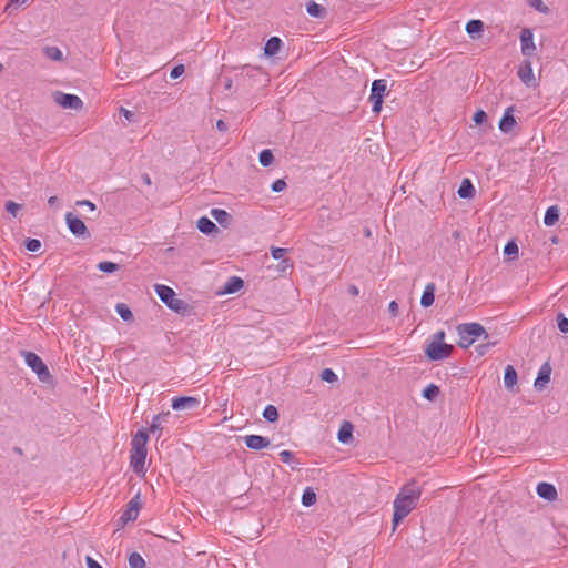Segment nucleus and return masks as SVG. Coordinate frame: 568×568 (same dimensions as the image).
Instances as JSON below:
<instances>
[{
  "label": "nucleus",
  "instance_id": "1",
  "mask_svg": "<svg viewBox=\"0 0 568 568\" xmlns=\"http://www.w3.org/2000/svg\"><path fill=\"white\" fill-rule=\"evenodd\" d=\"M149 435L146 429H140L131 440L130 465L138 474L145 471L146 443Z\"/></svg>",
  "mask_w": 568,
  "mask_h": 568
},
{
  "label": "nucleus",
  "instance_id": "2",
  "mask_svg": "<svg viewBox=\"0 0 568 568\" xmlns=\"http://www.w3.org/2000/svg\"><path fill=\"white\" fill-rule=\"evenodd\" d=\"M457 334L459 336L458 346L460 348L470 347L476 339L483 337L484 339H488L489 335L487 334L484 326L479 323H463L456 327Z\"/></svg>",
  "mask_w": 568,
  "mask_h": 568
},
{
  "label": "nucleus",
  "instance_id": "3",
  "mask_svg": "<svg viewBox=\"0 0 568 568\" xmlns=\"http://www.w3.org/2000/svg\"><path fill=\"white\" fill-rule=\"evenodd\" d=\"M155 292L169 308L176 313H184L186 311L187 304L183 300L176 298V293L170 286L156 284Z\"/></svg>",
  "mask_w": 568,
  "mask_h": 568
},
{
  "label": "nucleus",
  "instance_id": "4",
  "mask_svg": "<svg viewBox=\"0 0 568 568\" xmlns=\"http://www.w3.org/2000/svg\"><path fill=\"white\" fill-rule=\"evenodd\" d=\"M26 364L38 375L41 382L50 378V372L42 358L33 352L26 351L22 353Z\"/></svg>",
  "mask_w": 568,
  "mask_h": 568
},
{
  "label": "nucleus",
  "instance_id": "5",
  "mask_svg": "<svg viewBox=\"0 0 568 568\" xmlns=\"http://www.w3.org/2000/svg\"><path fill=\"white\" fill-rule=\"evenodd\" d=\"M387 90V81L385 79L374 80L372 83L369 101L372 102V111L378 114L382 110L383 99Z\"/></svg>",
  "mask_w": 568,
  "mask_h": 568
},
{
  "label": "nucleus",
  "instance_id": "6",
  "mask_svg": "<svg viewBox=\"0 0 568 568\" xmlns=\"http://www.w3.org/2000/svg\"><path fill=\"white\" fill-rule=\"evenodd\" d=\"M454 346L446 343L432 342L425 348V354L430 361H443L448 358Z\"/></svg>",
  "mask_w": 568,
  "mask_h": 568
},
{
  "label": "nucleus",
  "instance_id": "7",
  "mask_svg": "<svg viewBox=\"0 0 568 568\" xmlns=\"http://www.w3.org/2000/svg\"><path fill=\"white\" fill-rule=\"evenodd\" d=\"M415 508V499L394 500L393 531L396 529V526Z\"/></svg>",
  "mask_w": 568,
  "mask_h": 568
},
{
  "label": "nucleus",
  "instance_id": "8",
  "mask_svg": "<svg viewBox=\"0 0 568 568\" xmlns=\"http://www.w3.org/2000/svg\"><path fill=\"white\" fill-rule=\"evenodd\" d=\"M52 97L53 101L63 109L79 111L83 108V101L75 94L57 91Z\"/></svg>",
  "mask_w": 568,
  "mask_h": 568
},
{
  "label": "nucleus",
  "instance_id": "9",
  "mask_svg": "<svg viewBox=\"0 0 568 568\" xmlns=\"http://www.w3.org/2000/svg\"><path fill=\"white\" fill-rule=\"evenodd\" d=\"M65 222L70 232L75 236L89 237L90 233L83 221L75 216L72 212L65 214Z\"/></svg>",
  "mask_w": 568,
  "mask_h": 568
},
{
  "label": "nucleus",
  "instance_id": "10",
  "mask_svg": "<svg viewBox=\"0 0 568 568\" xmlns=\"http://www.w3.org/2000/svg\"><path fill=\"white\" fill-rule=\"evenodd\" d=\"M425 485L418 480H412L404 485L396 497H419L422 494H427Z\"/></svg>",
  "mask_w": 568,
  "mask_h": 568
},
{
  "label": "nucleus",
  "instance_id": "11",
  "mask_svg": "<svg viewBox=\"0 0 568 568\" xmlns=\"http://www.w3.org/2000/svg\"><path fill=\"white\" fill-rule=\"evenodd\" d=\"M521 53L525 57H531L536 50L534 42V33L530 29L525 28L520 32Z\"/></svg>",
  "mask_w": 568,
  "mask_h": 568
},
{
  "label": "nucleus",
  "instance_id": "12",
  "mask_svg": "<svg viewBox=\"0 0 568 568\" xmlns=\"http://www.w3.org/2000/svg\"><path fill=\"white\" fill-rule=\"evenodd\" d=\"M141 509V504L136 499H132L126 508L122 511L120 517L121 525H125L129 521H133L138 518L139 511Z\"/></svg>",
  "mask_w": 568,
  "mask_h": 568
},
{
  "label": "nucleus",
  "instance_id": "13",
  "mask_svg": "<svg viewBox=\"0 0 568 568\" xmlns=\"http://www.w3.org/2000/svg\"><path fill=\"white\" fill-rule=\"evenodd\" d=\"M244 443L247 448L253 450H260L271 445L270 439L261 435H247L244 437Z\"/></svg>",
  "mask_w": 568,
  "mask_h": 568
},
{
  "label": "nucleus",
  "instance_id": "14",
  "mask_svg": "<svg viewBox=\"0 0 568 568\" xmlns=\"http://www.w3.org/2000/svg\"><path fill=\"white\" fill-rule=\"evenodd\" d=\"M199 399L195 397L181 396L172 399V408L175 410L193 409L199 405Z\"/></svg>",
  "mask_w": 568,
  "mask_h": 568
},
{
  "label": "nucleus",
  "instance_id": "15",
  "mask_svg": "<svg viewBox=\"0 0 568 568\" xmlns=\"http://www.w3.org/2000/svg\"><path fill=\"white\" fill-rule=\"evenodd\" d=\"M513 112H514V108L508 106L505 110L504 115L499 121V130L504 133H509L516 125V120L513 115Z\"/></svg>",
  "mask_w": 568,
  "mask_h": 568
},
{
  "label": "nucleus",
  "instance_id": "16",
  "mask_svg": "<svg viewBox=\"0 0 568 568\" xmlns=\"http://www.w3.org/2000/svg\"><path fill=\"white\" fill-rule=\"evenodd\" d=\"M518 77L526 85H529L534 80L532 65L529 59H526L521 62L518 70Z\"/></svg>",
  "mask_w": 568,
  "mask_h": 568
},
{
  "label": "nucleus",
  "instance_id": "17",
  "mask_svg": "<svg viewBox=\"0 0 568 568\" xmlns=\"http://www.w3.org/2000/svg\"><path fill=\"white\" fill-rule=\"evenodd\" d=\"M550 374H551V368L550 366L546 363L541 366L539 373H538V376L537 378L535 379V388L536 389H542L545 384L549 383L550 381Z\"/></svg>",
  "mask_w": 568,
  "mask_h": 568
},
{
  "label": "nucleus",
  "instance_id": "18",
  "mask_svg": "<svg viewBox=\"0 0 568 568\" xmlns=\"http://www.w3.org/2000/svg\"><path fill=\"white\" fill-rule=\"evenodd\" d=\"M435 290H436V286L434 283H428L425 286V290H424L422 298H420V305L423 307H429L433 305L434 300H435Z\"/></svg>",
  "mask_w": 568,
  "mask_h": 568
},
{
  "label": "nucleus",
  "instance_id": "19",
  "mask_svg": "<svg viewBox=\"0 0 568 568\" xmlns=\"http://www.w3.org/2000/svg\"><path fill=\"white\" fill-rule=\"evenodd\" d=\"M243 285H244V282L242 278H240L237 276H232L225 282L222 292L225 294H233V293H236L237 291H240L243 287Z\"/></svg>",
  "mask_w": 568,
  "mask_h": 568
},
{
  "label": "nucleus",
  "instance_id": "20",
  "mask_svg": "<svg viewBox=\"0 0 568 568\" xmlns=\"http://www.w3.org/2000/svg\"><path fill=\"white\" fill-rule=\"evenodd\" d=\"M306 12L311 17L318 18V19H324L326 16V9L322 4H318L313 0H311L306 3Z\"/></svg>",
  "mask_w": 568,
  "mask_h": 568
},
{
  "label": "nucleus",
  "instance_id": "21",
  "mask_svg": "<svg viewBox=\"0 0 568 568\" xmlns=\"http://www.w3.org/2000/svg\"><path fill=\"white\" fill-rule=\"evenodd\" d=\"M539 497H557V489L552 484L539 483L536 487Z\"/></svg>",
  "mask_w": 568,
  "mask_h": 568
},
{
  "label": "nucleus",
  "instance_id": "22",
  "mask_svg": "<svg viewBox=\"0 0 568 568\" xmlns=\"http://www.w3.org/2000/svg\"><path fill=\"white\" fill-rule=\"evenodd\" d=\"M281 45H282V40L277 37H272L267 40V42L264 47V52L268 57L275 55L280 51Z\"/></svg>",
  "mask_w": 568,
  "mask_h": 568
},
{
  "label": "nucleus",
  "instance_id": "23",
  "mask_svg": "<svg viewBox=\"0 0 568 568\" xmlns=\"http://www.w3.org/2000/svg\"><path fill=\"white\" fill-rule=\"evenodd\" d=\"M457 193L462 199L473 197L475 195V187L471 184L470 180L464 179Z\"/></svg>",
  "mask_w": 568,
  "mask_h": 568
},
{
  "label": "nucleus",
  "instance_id": "24",
  "mask_svg": "<svg viewBox=\"0 0 568 568\" xmlns=\"http://www.w3.org/2000/svg\"><path fill=\"white\" fill-rule=\"evenodd\" d=\"M517 383V372L511 365H507L504 373V384L506 388H513Z\"/></svg>",
  "mask_w": 568,
  "mask_h": 568
},
{
  "label": "nucleus",
  "instance_id": "25",
  "mask_svg": "<svg viewBox=\"0 0 568 568\" xmlns=\"http://www.w3.org/2000/svg\"><path fill=\"white\" fill-rule=\"evenodd\" d=\"M197 229L203 234H211V233L217 231L216 225L206 216H202V217L199 219V221H197Z\"/></svg>",
  "mask_w": 568,
  "mask_h": 568
},
{
  "label": "nucleus",
  "instance_id": "26",
  "mask_svg": "<svg viewBox=\"0 0 568 568\" xmlns=\"http://www.w3.org/2000/svg\"><path fill=\"white\" fill-rule=\"evenodd\" d=\"M353 426L351 423L345 422L344 425L339 428L337 438L341 443L347 444L351 442L353 435Z\"/></svg>",
  "mask_w": 568,
  "mask_h": 568
},
{
  "label": "nucleus",
  "instance_id": "27",
  "mask_svg": "<svg viewBox=\"0 0 568 568\" xmlns=\"http://www.w3.org/2000/svg\"><path fill=\"white\" fill-rule=\"evenodd\" d=\"M559 220V209L554 205L547 209L545 216H544V223L547 226L554 225Z\"/></svg>",
  "mask_w": 568,
  "mask_h": 568
},
{
  "label": "nucleus",
  "instance_id": "28",
  "mask_svg": "<svg viewBox=\"0 0 568 568\" xmlns=\"http://www.w3.org/2000/svg\"><path fill=\"white\" fill-rule=\"evenodd\" d=\"M484 29V22L481 20H470L466 24V32L470 38H476V34L480 33Z\"/></svg>",
  "mask_w": 568,
  "mask_h": 568
},
{
  "label": "nucleus",
  "instance_id": "29",
  "mask_svg": "<svg viewBox=\"0 0 568 568\" xmlns=\"http://www.w3.org/2000/svg\"><path fill=\"white\" fill-rule=\"evenodd\" d=\"M115 311L123 321H125V322L133 321V313L131 312L130 307L126 304L118 303L115 306Z\"/></svg>",
  "mask_w": 568,
  "mask_h": 568
},
{
  "label": "nucleus",
  "instance_id": "30",
  "mask_svg": "<svg viewBox=\"0 0 568 568\" xmlns=\"http://www.w3.org/2000/svg\"><path fill=\"white\" fill-rule=\"evenodd\" d=\"M271 254H272V257L274 260H281L282 261L283 268L292 266V263H290V260L284 258V255L286 254V248H283V247H272Z\"/></svg>",
  "mask_w": 568,
  "mask_h": 568
},
{
  "label": "nucleus",
  "instance_id": "31",
  "mask_svg": "<svg viewBox=\"0 0 568 568\" xmlns=\"http://www.w3.org/2000/svg\"><path fill=\"white\" fill-rule=\"evenodd\" d=\"M170 413H166L164 415H161V414H158L153 417L152 419V423H151V426H150V432L151 433H155V432H159V436L158 438L161 436V432H162V420H164L168 416H169Z\"/></svg>",
  "mask_w": 568,
  "mask_h": 568
},
{
  "label": "nucleus",
  "instance_id": "32",
  "mask_svg": "<svg viewBox=\"0 0 568 568\" xmlns=\"http://www.w3.org/2000/svg\"><path fill=\"white\" fill-rule=\"evenodd\" d=\"M439 387L435 384H429L427 387L423 390V397L427 400H435L436 397L439 395Z\"/></svg>",
  "mask_w": 568,
  "mask_h": 568
},
{
  "label": "nucleus",
  "instance_id": "33",
  "mask_svg": "<svg viewBox=\"0 0 568 568\" xmlns=\"http://www.w3.org/2000/svg\"><path fill=\"white\" fill-rule=\"evenodd\" d=\"M263 417L267 422H276L278 419V412L274 405H267L263 410Z\"/></svg>",
  "mask_w": 568,
  "mask_h": 568
},
{
  "label": "nucleus",
  "instance_id": "34",
  "mask_svg": "<svg viewBox=\"0 0 568 568\" xmlns=\"http://www.w3.org/2000/svg\"><path fill=\"white\" fill-rule=\"evenodd\" d=\"M211 215L217 221V223H220L222 225L227 223V221L230 219V214L225 210H222V209H212Z\"/></svg>",
  "mask_w": 568,
  "mask_h": 568
},
{
  "label": "nucleus",
  "instance_id": "35",
  "mask_svg": "<svg viewBox=\"0 0 568 568\" xmlns=\"http://www.w3.org/2000/svg\"><path fill=\"white\" fill-rule=\"evenodd\" d=\"M129 565L131 568H145V561L138 552H133L129 557Z\"/></svg>",
  "mask_w": 568,
  "mask_h": 568
},
{
  "label": "nucleus",
  "instance_id": "36",
  "mask_svg": "<svg viewBox=\"0 0 568 568\" xmlns=\"http://www.w3.org/2000/svg\"><path fill=\"white\" fill-rule=\"evenodd\" d=\"M97 267L99 271L104 273H113L120 268L119 264L110 261L100 262Z\"/></svg>",
  "mask_w": 568,
  "mask_h": 568
},
{
  "label": "nucleus",
  "instance_id": "37",
  "mask_svg": "<svg viewBox=\"0 0 568 568\" xmlns=\"http://www.w3.org/2000/svg\"><path fill=\"white\" fill-rule=\"evenodd\" d=\"M260 163L262 166H268L273 163L274 156L271 150L265 149L258 155Z\"/></svg>",
  "mask_w": 568,
  "mask_h": 568
},
{
  "label": "nucleus",
  "instance_id": "38",
  "mask_svg": "<svg viewBox=\"0 0 568 568\" xmlns=\"http://www.w3.org/2000/svg\"><path fill=\"white\" fill-rule=\"evenodd\" d=\"M44 52L45 55L53 61L62 60V52L58 47H47Z\"/></svg>",
  "mask_w": 568,
  "mask_h": 568
},
{
  "label": "nucleus",
  "instance_id": "39",
  "mask_svg": "<svg viewBox=\"0 0 568 568\" xmlns=\"http://www.w3.org/2000/svg\"><path fill=\"white\" fill-rule=\"evenodd\" d=\"M487 342L486 343H483V344H479L476 346V352L479 356H484L489 348L494 347L497 345L498 341H489L486 339Z\"/></svg>",
  "mask_w": 568,
  "mask_h": 568
},
{
  "label": "nucleus",
  "instance_id": "40",
  "mask_svg": "<svg viewBox=\"0 0 568 568\" xmlns=\"http://www.w3.org/2000/svg\"><path fill=\"white\" fill-rule=\"evenodd\" d=\"M321 378L327 383H334L338 379L335 372L331 368H324L321 373Z\"/></svg>",
  "mask_w": 568,
  "mask_h": 568
},
{
  "label": "nucleus",
  "instance_id": "41",
  "mask_svg": "<svg viewBox=\"0 0 568 568\" xmlns=\"http://www.w3.org/2000/svg\"><path fill=\"white\" fill-rule=\"evenodd\" d=\"M6 211L11 214L13 217H16L19 213V211L22 209V205L13 202V201H7L4 205Z\"/></svg>",
  "mask_w": 568,
  "mask_h": 568
},
{
  "label": "nucleus",
  "instance_id": "42",
  "mask_svg": "<svg viewBox=\"0 0 568 568\" xmlns=\"http://www.w3.org/2000/svg\"><path fill=\"white\" fill-rule=\"evenodd\" d=\"M28 1L29 0H9V2L7 3V6L4 8V11L10 14L13 10L26 4Z\"/></svg>",
  "mask_w": 568,
  "mask_h": 568
},
{
  "label": "nucleus",
  "instance_id": "43",
  "mask_svg": "<svg viewBox=\"0 0 568 568\" xmlns=\"http://www.w3.org/2000/svg\"><path fill=\"white\" fill-rule=\"evenodd\" d=\"M480 481L474 484L471 487H470V494L476 496L478 493H485V494H488L487 490L483 489V486L486 485L487 483H485L486 478L481 477L479 479Z\"/></svg>",
  "mask_w": 568,
  "mask_h": 568
},
{
  "label": "nucleus",
  "instance_id": "44",
  "mask_svg": "<svg viewBox=\"0 0 568 568\" xmlns=\"http://www.w3.org/2000/svg\"><path fill=\"white\" fill-rule=\"evenodd\" d=\"M26 248L30 252H38L41 248V242L37 239H28L26 241Z\"/></svg>",
  "mask_w": 568,
  "mask_h": 568
},
{
  "label": "nucleus",
  "instance_id": "45",
  "mask_svg": "<svg viewBox=\"0 0 568 568\" xmlns=\"http://www.w3.org/2000/svg\"><path fill=\"white\" fill-rule=\"evenodd\" d=\"M504 254L511 256L518 254V246L514 241L508 242L504 247Z\"/></svg>",
  "mask_w": 568,
  "mask_h": 568
},
{
  "label": "nucleus",
  "instance_id": "46",
  "mask_svg": "<svg viewBox=\"0 0 568 568\" xmlns=\"http://www.w3.org/2000/svg\"><path fill=\"white\" fill-rule=\"evenodd\" d=\"M558 328L560 332L568 333V318L564 314H559L557 317Z\"/></svg>",
  "mask_w": 568,
  "mask_h": 568
},
{
  "label": "nucleus",
  "instance_id": "47",
  "mask_svg": "<svg viewBox=\"0 0 568 568\" xmlns=\"http://www.w3.org/2000/svg\"><path fill=\"white\" fill-rule=\"evenodd\" d=\"M530 4L541 13H547L549 11L548 7L544 4L542 0H530Z\"/></svg>",
  "mask_w": 568,
  "mask_h": 568
},
{
  "label": "nucleus",
  "instance_id": "48",
  "mask_svg": "<svg viewBox=\"0 0 568 568\" xmlns=\"http://www.w3.org/2000/svg\"><path fill=\"white\" fill-rule=\"evenodd\" d=\"M184 71H185L184 65H183V64H178V65H175V67L171 70V72H170V77H171L172 79H178V78H180V77L184 73Z\"/></svg>",
  "mask_w": 568,
  "mask_h": 568
},
{
  "label": "nucleus",
  "instance_id": "49",
  "mask_svg": "<svg viewBox=\"0 0 568 568\" xmlns=\"http://www.w3.org/2000/svg\"><path fill=\"white\" fill-rule=\"evenodd\" d=\"M476 124H481L487 120V114L484 110H478L473 118Z\"/></svg>",
  "mask_w": 568,
  "mask_h": 568
},
{
  "label": "nucleus",
  "instance_id": "50",
  "mask_svg": "<svg viewBox=\"0 0 568 568\" xmlns=\"http://www.w3.org/2000/svg\"><path fill=\"white\" fill-rule=\"evenodd\" d=\"M285 187H286V183L284 180H281V179L274 181L271 186L273 192H282Z\"/></svg>",
  "mask_w": 568,
  "mask_h": 568
},
{
  "label": "nucleus",
  "instance_id": "51",
  "mask_svg": "<svg viewBox=\"0 0 568 568\" xmlns=\"http://www.w3.org/2000/svg\"><path fill=\"white\" fill-rule=\"evenodd\" d=\"M120 113L129 121V122H133L134 119H135V113L125 109V108H121L120 109Z\"/></svg>",
  "mask_w": 568,
  "mask_h": 568
},
{
  "label": "nucleus",
  "instance_id": "52",
  "mask_svg": "<svg viewBox=\"0 0 568 568\" xmlns=\"http://www.w3.org/2000/svg\"><path fill=\"white\" fill-rule=\"evenodd\" d=\"M280 457L283 463H290L293 458V453L290 450H283L280 453Z\"/></svg>",
  "mask_w": 568,
  "mask_h": 568
},
{
  "label": "nucleus",
  "instance_id": "53",
  "mask_svg": "<svg viewBox=\"0 0 568 568\" xmlns=\"http://www.w3.org/2000/svg\"><path fill=\"white\" fill-rule=\"evenodd\" d=\"M78 206H85V207H89L91 211H94L95 210V204L92 203L91 201L89 200H81V201H77L75 203Z\"/></svg>",
  "mask_w": 568,
  "mask_h": 568
},
{
  "label": "nucleus",
  "instance_id": "54",
  "mask_svg": "<svg viewBox=\"0 0 568 568\" xmlns=\"http://www.w3.org/2000/svg\"><path fill=\"white\" fill-rule=\"evenodd\" d=\"M388 310L393 316H397L398 314V304L396 301H392L388 305Z\"/></svg>",
  "mask_w": 568,
  "mask_h": 568
},
{
  "label": "nucleus",
  "instance_id": "55",
  "mask_svg": "<svg viewBox=\"0 0 568 568\" xmlns=\"http://www.w3.org/2000/svg\"><path fill=\"white\" fill-rule=\"evenodd\" d=\"M87 566L88 568H103L98 561H95L91 557H87Z\"/></svg>",
  "mask_w": 568,
  "mask_h": 568
},
{
  "label": "nucleus",
  "instance_id": "56",
  "mask_svg": "<svg viewBox=\"0 0 568 568\" xmlns=\"http://www.w3.org/2000/svg\"><path fill=\"white\" fill-rule=\"evenodd\" d=\"M216 129L221 132H226L229 130V125L223 120H217L216 122Z\"/></svg>",
  "mask_w": 568,
  "mask_h": 568
},
{
  "label": "nucleus",
  "instance_id": "57",
  "mask_svg": "<svg viewBox=\"0 0 568 568\" xmlns=\"http://www.w3.org/2000/svg\"><path fill=\"white\" fill-rule=\"evenodd\" d=\"M302 497H316V493L312 487H306L303 490Z\"/></svg>",
  "mask_w": 568,
  "mask_h": 568
},
{
  "label": "nucleus",
  "instance_id": "58",
  "mask_svg": "<svg viewBox=\"0 0 568 568\" xmlns=\"http://www.w3.org/2000/svg\"><path fill=\"white\" fill-rule=\"evenodd\" d=\"M445 338V332L444 331H438L434 334V341L433 342H438V343H443Z\"/></svg>",
  "mask_w": 568,
  "mask_h": 568
},
{
  "label": "nucleus",
  "instance_id": "59",
  "mask_svg": "<svg viewBox=\"0 0 568 568\" xmlns=\"http://www.w3.org/2000/svg\"><path fill=\"white\" fill-rule=\"evenodd\" d=\"M233 87V80L232 78H225L224 79V89L225 90H231Z\"/></svg>",
  "mask_w": 568,
  "mask_h": 568
},
{
  "label": "nucleus",
  "instance_id": "60",
  "mask_svg": "<svg viewBox=\"0 0 568 568\" xmlns=\"http://www.w3.org/2000/svg\"><path fill=\"white\" fill-rule=\"evenodd\" d=\"M143 183L145 185H151L152 184V181H151V178L148 173H143L142 176H141Z\"/></svg>",
  "mask_w": 568,
  "mask_h": 568
},
{
  "label": "nucleus",
  "instance_id": "61",
  "mask_svg": "<svg viewBox=\"0 0 568 568\" xmlns=\"http://www.w3.org/2000/svg\"><path fill=\"white\" fill-rule=\"evenodd\" d=\"M48 204L50 206H55L59 204V199L57 196H50L48 200Z\"/></svg>",
  "mask_w": 568,
  "mask_h": 568
},
{
  "label": "nucleus",
  "instance_id": "62",
  "mask_svg": "<svg viewBox=\"0 0 568 568\" xmlns=\"http://www.w3.org/2000/svg\"><path fill=\"white\" fill-rule=\"evenodd\" d=\"M316 499H302V503L305 507H311L314 505Z\"/></svg>",
  "mask_w": 568,
  "mask_h": 568
},
{
  "label": "nucleus",
  "instance_id": "63",
  "mask_svg": "<svg viewBox=\"0 0 568 568\" xmlns=\"http://www.w3.org/2000/svg\"><path fill=\"white\" fill-rule=\"evenodd\" d=\"M348 292L354 296L358 295V288L355 285H351Z\"/></svg>",
  "mask_w": 568,
  "mask_h": 568
},
{
  "label": "nucleus",
  "instance_id": "64",
  "mask_svg": "<svg viewBox=\"0 0 568 568\" xmlns=\"http://www.w3.org/2000/svg\"><path fill=\"white\" fill-rule=\"evenodd\" d=\"M528 494V495H531V491H529L527 488H524L523 491H519L518 494L520 495H524V494Z\"/></svg>",
  "mask_w": 568,
  "mask_h": 568
}]
</instances>
